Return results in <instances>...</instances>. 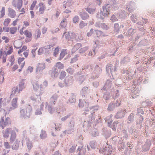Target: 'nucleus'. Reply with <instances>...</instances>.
Wrapping results in <instances>:
<instances>
[{
  "mask_svg": "<svg viewBox=\"0 0 155 155\" xmlns=\"http://www.w3.org/2000/svg\"><path fill=\"white\" fill-rule=\"evenodd\" d=\"M2 40H4L5 42L6 43L8 42L9 41V39L5 36H2Z\"/></svg>",
  "mask_w": 155,
  "mask_h": 155,
  "instance_id": "79ce46f5",
  "label": "nucleus"
},
{
  "mask_svg": "<svg viewBox=\"0 0 155 155\" xmlns=\"http://www.w3.org/2000/svg\"><path fill=\"white\" fill-rule=\"evenodd\" d=\"M20 12H21V13H20V14H23L25 13V9L24 8H23L21 9V10Z\"/></svg>",
  "mask_w": 155,
  "mask_h": 155,
  "instance_id": "338daca9",
  "label": "nucleus"
},
{
  "mask_svg": "<svg viewBox=\"0 0 155 155\" xmlns=\"http://www.w3.org/2000/svg\"><path fill=\"white\" fill-rule=\"evenodd\" d=\"M23 23L25 27L29 26L30 24L29 22L27 21H24L23 22Z\"/></svg>",
  "mask_w": 155,
  "mask_h": 155,
  "instance_id": "13d9d810",
  "label": "nucleus"
},
{
  "mask_svg": "<svg viewBox=\"0 0 155 155\" xmlns=\"http://www.w3.org/2000/svg\"><path fill=\"white\" fill-rule=\"evenodd\" d=\"M16 134L15 131L13 130L12 132L11 135L10 139V141L11 142H13L16 139Z\"/></svg>",
  "mask_w": 155,
  "mask_h": 155,
  "instance_id": "a211bd4d",
  "label": "nucleus"
},
{
  "mask_svg": "<svg viewBox=\"0 0 155 155\" xmlns=\"http://www.w3.org/2000/svg\"><path fill=\"white\" fill-rule=\"evenodd\" d=\"M67 25V21L66 20L62 21L60 24V27L61 28H65Z\"/></svg>",
  "mask_w": 155,
  "mask_h": 155,
  "instance_id": "cd10ccee",
  "label": "nucleus"
},
{
  "mask_svg": "<svg viewBox=\"0 0 155 155\" xmlns=\"http://www.w3.org/2000/svg\"><path fill=\"white\" fill-rule=\"evenodd\" d=\"M87 23L84 22L83 21H80L79 24V26L80 28H82L84 27L87 26Z\"/></svg>",
  "mask_w": 155,
  "mask_h": 155,
  "instance_id": "72a5a7b5",
  "label": "nucleus"
},
{
  "mask_svg": "<svg viewBox=\"0 0 155 155\" xmlns=\"http://www.w3.org/2000/svg\"><path fill=\"white\" fill-rule=\"evenodd\" d=\"M3 49H1L0 50V59H2V61L3 63H4L6 62V57H4V55L3 54Z\"/></svg>",
  "mask_w": 155,
  "mask_h": 155,
  "instance_id": "b1692460",
  "label": "nucleus"
},
{
  "mask_svg": "<svg viewBox=\"0 0 155 155\" xmlns=\"http://www.w3.org/2000/svg\"><path fill=\"white\" fill-rule=\"evenodd\" d=\"M30 13L31 15V18H34V16H35L34 12L33 11L31 10L30 12Z\"/></svg>",
  "mask_w": 155,
  "mask_h": 155,
  "instance_id": "69168bd1",
  "label": "nucleus"
},
{
  "mask_svg": "<svg viewBox=\"0 0 155 155\" xmlns=\"http://www.w3.org/2000/svg\"><path fill=\"white\" fill-rule=\"evenodd\" d=\"M18 98L17 97L14 98L11 102V105L12 107H10L9 109V111H11L12 110H14L17 108L18 106L17 101Z\"/></svg>",
  "mask_w": 155,
  "mask_h": 155,
  "instance_id": "6e6552de",
  "label": "nucleus"
},
{
  "mask_svg": "<svg viewBox=\"0 0 155 155\" xmlns=\"http://www.w3.org/2000/svg\"><path fill=\"white\" fill-rule=\"evenodd\" d=\"M87 49V48L86 47L83 48H81V49H80V53L83 52H84V51Z\"/></svg>",
  "mask_w": 155,
  "mask_h": 155,
  "instance_id": "bf43d9fd",
  "label": "nucleus"
},
{
  "mask_svg": "<svg viewBox=\"0 0 155 155\" xmlns=\"http://www.w3.org/2000/svg\"><path fill=\"white\" fill-rule=\"evenodd\" d=\"M79 18L78 16H75L73 18V22L74 23H77L79 21Z\"/></svg>",
  "mask_w": 155,
  "mask_h": 155,
  "instance_id": "a19ab883",
  "label": "nucleus"
},
{
  "mask_svg": "<svg viewBox=\"0 0 155 155\" xmlns=\"http://www.w3.org/2000/svg\"><path fill=\"white\" fill-rule=\"evenodd\" d=\"M78 56L77 55L75 56L74 58L71 59V61L70 62V63H72L76 62L78 60Z\"/></svg>",
  "mask_w": 155,
  "mask_h": 155,
  "instance_id": "a18cd8bd",
  "label": "nucleus"
},
{
  "mask_svg": "<svg viewBox=\"0 0 155 155\" xmlns=\"http://www.w3.org/2000/svg\"><path fill=\"white\" fill-rule=\"evenodd\" d=\"M11 21V20L9 18H6L5 19L3 23V25L5 27H7L8 26Z\"/></svg>",
  "mask_w": 155,
  "mask_h": 155,
  "instance_id": "7c9ffc66",
  "label": "nucleus"
},
{
  "mask_svg": "<svg viewBox=\"0 0 155 155\" xmlns=\"http://www.w3.org/2000/svg\"><path fill=\"white\" fill-rule=\"evenodd\" d=\"M4 72L3 71H1L0 72V84H2L3 83L4 81Z\"/></svg>",
  "mask_w": 155,
  "mask_h": 155,
  "instance_id": "c85d7f7f",
  "label": "nucleus"
},
{
  "mask_svg": "<svg viewBox=\"0 0 155 155\" xmlns=\"http://www.w3.org/2000/svg\"><path fill=\"white\" fill-rule=\"evenodd\" d=\"M110 20L113 21V22H115L118 20L116 18V17H115V15H113L112 17H111Z\"/></svg>",
  "mask_w": 155,
  "mask_h": 155,
  "instance_id": "de8ad7c7",
  "label": "nucleus"
},
{
  "mask_svg": "<svg viewBox=\"0 0 155 155\" xmlns=\"http://www.w3.org/2000/svg\"><path fill=\"white\" fill-rule=\"evenodd\" d=\"M73 4V2L72 0H68L66 3V5L67 6H70L71 5Z\"/></svg>",
  "mask_w": 155,
  "mask_h": 155,
  "instance_id": "37998d69",
  "label": "nucleus"
},
{
  "mask_svg": "<svg viewBox=\"0 0 155 155\" xmlns=\"http://www.w3.org/2000/svg\"><path fill=\"white\" fill-rule=\"evenodd\" d=\"M4 146L5 148L8 149L10 148L9 144L8 142L5 143Z\"/></svg>",
  "mask_w": 155,
  "mask_h": 155,
  "instance_id": "6e6d98bb",
  "label": "nucleus"
},
{
  "mask_svg": "<svg viewBox=\"0 0 155 155\" xmlns=\"http://www.w3.org/2000/svg\"><path fill=\"white\" fill-rule=\"evenodd\" d=\"M95 8H87L86 9L87 11L90 14H93L95 11Z\"/></svg>",
  "mask_w": 155,
  "mask_h": 155,
  "instance_id": "e433bc0d",
  "label": "nucleus"
},
{
  "mask_svg": "<svg viewBox=\"0 0 155 155\" xmlns=\"http://www.w3.org/2000/svg\"><path fill=\"white\" fill-rule=\"evenodd\" d=\"M81 44L78 43L75 45L72 49V52L74 53L79 49L81 47Z\"/></svg>",
  "mask_w": 155,
  "mask_h": 155,
  "instance_id": "5701e85b",
  "label": "nucleus"
},
{
  "mask_svg": "<svg viewBox=\"0 0 155 155\" xmlns=\"http://www.w3.org/2000/svg\"><path fill=\"white\" fill-rule=\"evenodd\" d=\"M22 43L21 41H16L14 43V46L17 48H19L22 46Z\"/></svg>",
  "mask_w": 155,
  "mask_h": 155,
  "instance_id": "bb28decb",
  "label": "nucleus"
},
{
  "mask_svg": "<svg viewBox=\"0 0 155 155\" xmlns=\"http://www.w3.org/2000/svg\"><path fill=\"white\" fill-rule=\"evenodd\" d=\"M80 15L83 20L87 19L89 17L87 14L84 11L81 12L80 13Z\"/></svg>",
  "mask_w": 155,
  "mask_h": 155,
  "instance_id": "f3484780",
  "label": "nucleus"
},
{
  "mask_svg": "<svg viewBox=\"0 0 155 155\" xmlns=\"http://www.w3.org/2000/svg\"><path fill=\"white\" fill-rule=\"evenodd\" d=\"M12 52L13 47L12 46L8 45L6 46L5 50L4 51V52L6 53L7 54H10Z\"/></svg>",
  "mask_w": 155,
  "mask_h": 155,
  "instance_id": "4468645a",
  "label": "nucleus"
},
{
  "mask_svg": "<svg viewBox=\"0 0 155 155\" xmlns=\"http://www.w3.org/2000/svg\"><path fill=\"white\" fill-rule=\"evenodd\" d=\"M11 123L12 121L9 117H7L4 119V117H3L1 119L0 126L2 129H3L6 126L11 124Z\"/></svg>",
  "mask_w": 155,
  "mask_h": 155,
  "instance_id": "7ed1b4c3",
  "label": "nucleus"
},
{
  "mask_svg": "<svg viewBox=\"0 0 155 155\" xmlns=\"http://www.w3.org/2000/svg\"><path fill=\"white\" fill-rule=\"evenodd\" d=\"M33 69L34 68L33 67L29 66L28 68V71L31 72L33 71Z\"/></svg>",
  "mask_w": 155,
  "mask_h": 155,
  "instance_id": "4d7b16f0",
  "label": "nucleus"
},
{
  "mask_svg": "<svg viewBox=\"0 0 155 155\" xmlns=\"http://www.w3.org/2000/svg\"><path fill=\"white\" fill-rule=\"evenodd\" d=\"M5 7H2L0 11V18H2L4 17L5 14Z\"/></svg>",
  "mask_w": 155,
  "mask_h": 155,
  "instance_id": "c756f323",
  "label": "nucleus"
},
{
  "mask_svg": "<svg viewBox=\"0 0 155 155\" xmlns=\"http://www.w3.org/2000/svg\"><path fill=\"white\" fill-rule=\"evenodd\" d=\"M18 19L17 18L12 23V25L13 26H15L16 25L18 21Z\"/></svg>",
  "mask_w": 155,
  "mask_h": 155,
  "instance_id": "864d4df0",
  "label": "nucleus"
},
{
  "mask_svg": "<svg viewBox=\"0 0 155 155\" xmlns=\"http://www.w3.org/2000/svg\"><path fill=\"white\" fill-rule=\"evenodd\" d=\"M18 92V87H14L12 88V93L10 95V97L12 98L16 96Z\"/></svg>",
  "mask_w": 155,
  "mask_h": 155,
  "instance_id": "dca6fc26",
  "label": "nucleus"
},
{
  "mask_svg": "<svg viewBox=\"0 0 155 155\" xmlns=\"http://www.w3.org/2000/svg\"><path fill=\"white\" fill-rule=\"evenodd\" d=\"M24 58L19 57L18 58L17 62L19 66V68L18 70L19 72H20L21 71L25 65V62L24 61Z\"/></svg>",
  "mask_w": 155,
  "mask_h": 155,
  "instance_id": "0eeeda50",
  "label": "nucleus"
},
{
  "mask_svg": "<svg viewBox=\"0 0 155 155\" xmlns=\"http://www.w3.org/2000/svg\"><path fill=\"white\" fill-rule=\"evenodd\" d=\"M48 83L46 81L43 82L42 85L41 84L40 85V90L39 92L37 93V96H40L42 94V92L41 91V88L43 87H47L48 85Z\"/></svg>",
  "mask_w": 155,
  "mask_h": 155,
  "instance_id": "2eb2a0df",
  "label": "nucleus"
},
{
  "mask_svg": "<svg viewBox=\"0 0 155 155\" xmlns=\"http://www.w3.org/2000/svg\"><path fill=\"white\" fill-rule=\"evenodd\" d=\"M56 99L54 97H52L51 98V104H54Z\"/></svg>",
  "mask_w": 155,
  "mask_h": 155,
  "instance_id": "49530a36",
  "label": "nucleus"
},
{
  "mask_svg": "<svg viewBox=\"0 0 155 155\" xmlns=\"http://www.w3.org/2000/svg\"><path fill=\"white\" fill-rule=\"evenodd\" d=\"M8 61L9 62H10V63L9 62H8V64H7V66H8L10 65V66H12L14 63L15 62V58L14 56H11L8 59Z\"/></svg>",
  "mask_w": 155,
  "mask_h": 155,
  "instance_id": "4be33fe9",
  "label": "nucleus"
},
{
  "mask_svg": "<svg viewBox=\"0 0 155 155\" xmlns=\"http://www.w3.org/2000/svg\"><path fill=\"white\" fill-rule=\"evenodd\" d=\"M103 11H101L97 15V17L100 19H104L105 17L108 16L110 14V8L108 6V5L104 6Z\"/></svg>",
  "mask_w": 155,
  "mask_h": 155,
  "instance_id": "f257e3e1",
  "label": "nucleus"
},
{
  "mask_svg": "<svg viewBox=\"0 0 155 155\" xmlns=\"http://www.w3.org/2000/svg\"><path fill=\"white\" fill-rule=\"evenodd\" d=\"M47 135L45 133L42 132L40 135V137L41 139H43L46 137Z\"/></svg>",
  "mask_w": 155,
  "mask_h": 155,
  "instance_id": "8fccbe9b",
  "label": "nucleus"
},
{
  "mask_svg": "<svg viewBox=\"0 0 155 155\" xmlns=\"http://www.w3.org/2000/svg\"><path fill=\"white\" fill-rule=\"evenodd\" d=\"M56 66L59 69H62L64 68L63 64L60 62H57L56 64Z\"/></svg>",
  "mask_w": 155,
  "mask_h": 155,
  "instance_id": "c9c22d12",
  "label": "nucleus"
},
{
  "mask_svg": "<svg viewBox=\"0 0 155 155\" xmlns=\"http://www.w3.org/2000/svg\"><path fill=\"white\" fill-rule=\"evenodd\" d=\"M41 35V31L39 30H37L35 31V34H34V38L37 39Z\"/></svg>",
  "mask_w": 155,
  "mask_h": 155,
  "instance_id": "393cba45",
  "label": "nucleus"
},
{
  "mask_svg": "<svg viewBox=\"0 0 155 155\" xmlns=\"http://www.w3.org/2000/svg\"><path fill=\"white\" fill-rule=\"evenodd\" d=\"M131 18L133 21L135 22L137 21V17L135 15H134L131 16Z\"/></svg>",
  "mask_w": 155,
  "mask_h": 155,
  "instance_id": "09e8293b",
  "label": "nucleus"
},
{
  "mask_svg": "<svg viewBox=\"0 0 155 155\" xmlns=\"http://www.w3.org/2000/svg\"><path fill=\"white\" fill-rule=\"evenodd\" d=\"M3 30L5 32H8L10 31V28L8 27H3Z\"/></svg>",
  "mask_w": 155,
  "mask_h": 155,
  "instance_id": "5fc2aeb1",
  "label": "nucleus"
},
{
  "mask_svg": "<svg viewBox=\"0 0 155 155\" xmlns=\"http://www.w3.org/2000/svg\"><path fill=\"white\" fill-rule=\"evenodd\" d=\"M65 34V37L68 41H73L76 37V34L73 32H65L64 34Z\"/></svg>",
  "mask_w": 155,
  "mask_h": 155,
  "instance_id": "20e7f679",
  "label": "nucleus"
},
{
  "mask_svg": "<svg viewBox=\"0 0 155 155\" xmlns=\"http://www.w3.org/2000/svg\"><path fill=\"white\" fill-rule=\"evenodd\" d=\"M47 30V28L45 27L43 28L42 29V33L43 34L46 33Z\"/></svg>",
  "mask_w": 155,
  "mask_h": 155,
  "instance_id": "680f3d73",
  "label": "nucleus"
},
{
  "mask_svg": "<svg viewBox=\"0 0 155 155\" xmlns=\"http://www.w3.org/2000/svg\"><path fill=\"white\" fill-rule=\"evenodd\" d=\"M120 27L124 28V26L122 25L120 27L119 26V25L118 23H115L114 25V31L115 32L118 33L120 31Z\"/></svg>",
  "mask_w": 155,
  "mask_h": 155,
  "instance_id": "6ab92c4d",
  "label": "nucleus"
},
{
  "mask_svg": "<svg viewBox=\"0 0 155 155\" xmlns=\"http://www.w3.org/2000/svg\"><path fill=\"white\" fill-rule=\"evenodd\" d=\"M59 48L58 47H57L55 49L54 51V55L55 56H56V55L58 54L59 51Z\"/></svg>",
  "mask_w": 155,
  "mask_h": 155,
  "instance_id": "c03bdc74",
  "label": "nucleus"
},
{
  "mask_svg": "<svg viewBox=\"0 0 155 155\" xmlns=\"http://www.w3.org/2000/svg\"><path fill=\"white\" fill-rule=\"evenodd\" d=\"M38 5L39 6L38 12L40 14H43L46 9L45 6L43 2H40Z\"/></svg>",
  "mask_w": 155,
  "mask_h": 155,
  "instance_id": "ddd939ff",
  "label": "nucleus"
},
{
  "mask_svg": "<svg viewBox=\"0 0 155 155\" xmlns=\"http://www.w3.org/2000/svg\"><path fill=\"white\" fill-rule=\"evenodd\" d=\"M12 5L15 8L20 9L22 6V0H13L12 2Z\"/></svg>",
  "mask_w": 155,
  "mask_h": 155,
  "instance_id": "39448f33",
  "label": "nucleus"
},
{
  "mask_svg": "<svg viewBox=\"0 0 155 155\" xmlns=\"http://www.w3.org/2000/svg\"><path fill=\"white\" fill-rule=\"evenodd\" d=\"M27 140L28 142H27V147L29 150H30L32 147L33 145L32 144V143H31V142L28 139Z\"/></svg>",
  "mask_w": 155,
  "mask_h": 155,
  "instance_id": "2f4dec72",
  "label": "nucleus"
},
{
  "mask_svg": "<svg viewBox=\"0 0 155 155\" xmlns=\"http://www.w3.org/2000/svg\"><path fill=\"white\" fill-rule=\"evenodd\" d=\"M24 34L27 38L25 41L26 42H28L30 41L32 39V34L28 30H26L24 31Z\"/></svg>",
  "mask_w": 155,
  "mask_h": 155,
  "instance_id": "1a4fd4ad",
  "label": "nucleus"
},
{
  "mask_svg": "<svg viewBox=\"0 0 155 155\" xmlns=\"http://www.w3.org/2000/svg\"><path fill=\"white\" fill-rule=\"evenodd\" d=\"M13 130L11 128L9 127L6 128L5 130H3L2 132L3 137L4 138H8L10 134L11 133Z\"/></svg>",
  "mask_w": 155,
  "mask_h": 155,
  "instance_id": "9d476101",
  "label": "nucleus"
},
{
  "mask_svg": "<svg viewBox=\"0 0 155 155\" xmlns=\"http://www.w3.org/2000/svg\"><path fill=\"white\" fill-rule=\"evenodd\" d=\"M75 147H72L69 150V152L70 153H72L73 152H74V150H75Z\"/></svg>",
  "mask_w": 155,
  "mask_h": 155,
  "instance_id": "e2e57ef3",
  "label": "nucleus"
},
{
  "mask_svg": "<svg viewBox=\"0 0 155 155\" xmlns=\"http://www.w3.org/2000/svg\"><path fill=\"white\" fill-rule=\"evenodd\" d=\"M48 48L49 49L50 48V45H48L47 47H45L40 48L38 51V54L39 55L41 54L44 52L45 50Z\"/></svg>",
  "mask_w": 155,
  "mask_h": 155,
  "instance_id": "412c9836",
  "label": "nucleus"
},
{
  "mask_svg": "<svg viewBox=\"0 0 155 155\" xmlns=\"http://www.w3.org/2000/svg\"><path fill=\"white\" fill-rule=\"evenodd\" d=\"M41 112L40 110H37L35 112V114L36 115H40L41 114Z\"/></svg>",
  "mask_w": 155,
  "mask_h": 155,
  "instance_id": "0e129e2a",
  "label": "nucleus"
},
{
  "mask_svg": "<svg viewBox=\"0 0 155 155\" xmlns=\"http://www.w3.org/2000/svg\"><path fill=\"white\" fill-rule=\"evenodd\" d=\"M18 68V66L17 64H15L12 68V70L13 71H15Z\"/></svg>",
  "mask_w": 155,
  "mask_h": 155,
  "instance_id": "603ef678",
  "label": "nucleus"
},
{
  "mask_svg": "<svg viewBox=\"0 0 155 155\" xmlns=\"http://www.w3.org/2000/svg\"><path fill=\"white\" fill-rule=\"evenodd\" d=\"M67 54V51L66 50H63L61 52L60 57L59 58V60H61L63 58L64 56Z\"/></svg>",
  "mask_w": 155,
  "mask_h": 155,
  "instance_id": "a878e982",
  "label": "nucleus"
},
{
  "mask_svg": "<svg viewBox=\"0 0 155 155\" xmlns=\"http://www.w3.org/2000/svg\"><path fill=\"white\" fill-rule=\"evenodd\" d=\"M32 110V107L30 106H28L25 109H21L20 111V115L21 117L26 118L30 116V113Z\"/></svg>",
  "mask_w": 155,
  "mask_h": 155,
  "instance_id": "f03ea898",
  "label": "nucleus"
},
{
  "mask_svg": "<svg viewBox=\"0 0 155 155\" xmlns=\"http://www.w3.org/2000/svg\"><path fill=\"white\" fill-rule=\"evenodd\" d=\"M24 88V84L23 83L19 84L18 85V93H19Z\"/></svg>",
  "mask_w": 155,
  "mask_h": 155,
  "instance_id": "473e14b6",
  "label": "nucleus"
},
{
  "mask_svg": "<svg viewBox=\"0 0 155 155\" xmlns=\"http://www.w3.org/2000/svg\"><path fill=\"white\" fill-rule=\"evenodd\" d=\"M69 101L71 103H74L75 102V99L74 98L71 97L69 99Z\"/></svg>",
  "mask_w": 155,
  "mask_h": 155,
  "instance_id": "052dcab7",
  "label": "nucleus"
},
{
  "mask_svg": "<svg viewBox=\"0 0 155 155\" xmlns=\"http://www.w3.org/2000/svg\"><path fill=\"white\" fill-rule=\"evenodd\" d=\"M66 74V73L65 71H62L61 72L60 76V78L61 79H62L64 78Z\"/></svg>",
  "mask_w": 155,
  "mask_h": 155,
  "instance_id": "ea45409f",
  "label": "nucleus"
},
{
  "mask_svg": "<svg viewBox=\"0 0 155 155\" xmlns=\"http://www.w3.org/2000/svg\"><path fill=\"white\" fill-rule=\"evenodd\" d=\"M17 31V28L16 27H11L10 28V32L12 34H14Z\"/></svg>",
  "mask_w": 155,
  "mask_h": 155,
  "instance_id": "f704fd0d",
  "label": "nucleus"
},
{
  "mask_svg": "<svg viewBox=\"0 0 155 155\" xmlns=\"http://www.w3.org/2000/svg\"><path fill=\"white\" fill-rule=\"evenodd\" d=\"M45 68V64L44 63H39L37 68L38 71H42Z\"/></svg>",
  "mask_w": 155,
  "mask_h": 155,
  "instance_id": "aec40b11",
  "label": "nucleus"
},
{
  "mask_svg": "<svg viewBox=\"0 0 155 155\" xmlns=\"http://www.w3.org/2000/svg\"><path fill=\"white\" fill-rule=\"evenodd\" d=\"M8 15L9 17L12 18H14L15 17L16 13L13 9L11 8H8Z\"/></svg>",
  "mask_w": 155,
  "mask_h": 155,
  "instance_id": "f8f14e48",
  "label": "nucleus"
},
{
  "mask_svg": "<svg viewBox=\"0 0 155 155\" xmlns=\"http://www.w3.org/2000/svg\"><path fill=\"white\" fill-rule=\"evenodd\" d=\"M27 47L26 46H24L21 48L20 49L18 52V54L19 56H21L22 55V53L23 52V54L25 57L26 58L27 57L29 53V51L28 50H26Z\"/></svg>",
  "mask_w": 155,
  "mask_h": 155,
  "instance_id": "423d86ee",
  "label": "nucleus"
},
{
  "mask_svg": "<svg viewBox=\"0 0 155 155\" xmlns=\"http://www.w3.org/2000/svg\"><path fill=\"white\" fill-rule=\"evenodd\" d=\"M115 107V104L114 103H112L110 104L108 108V110L110 111L113 110Z\"/></svg>",
  "mask_w": 155,
  "mask_h": 155,
  "instance_id": "4c0bfd02",
  "label": "nucleus"
},
{
  "mask_svg": "<svg viewBox=\"0 0 155 155\" xmlns=\"http://www.w3.org/2000/svg\"><path fill=\"white\" fill-rule=\"evenodd\" d=\"M32 85L33 89L37 93L36 94L37 95V93L39 92L40 90V86H39L37 81L33 82L32 83Z\"/></svg>",
  "mask_w": 155,
  "mask_h": 155,
  "instance_id": "9b49d317",
  "label": "nucleus"
},
{
  "mask_svg": "<svg viewBox=\"0 0 155 155\" xmlns=\"http://www.w3.org/2000/svg\"><path fill=\"white\" fill-rule=\"evenodd\" d=\"M31 53L33 54V57H35V50H33L31 51Z\"/></svg>",
  "mask_w": 155,
  "mask_h": 155,
  "instance_id": "774afa93",
  "label": "nucleus"
},
{
  "mask_svg": "<svg viewBox=\"0 0 155 155\" xmlns=\"http://www.w3.org/2000/svg\"><path fill=\"white\" fill-rule=\"evenodd\" d=\"M37 1H34L30 6V10H32L34 9L35 6L36 4H37Z\"/></svg>",
  "mask_w": 155,
  "mask_h": 155,
  "instance_id": "58836bf2",
  "label": "nucleus"
},
{
  "mask_svg": "<svg viewBox=\"0 0 155 155\" xmlns=\"http://www.w3.org/2000/svg\"><path fill=\"white\" fill-rule=\"evenodd\" d=\"M59 29L58 28H54L51 30V32L52 33H54L58 31Z\"/></svg>",
  "mask_w": 155,
  "mask_h": 155,
  "instance_id": "3c124183",
  "label": "nucleus"
}]
</instances>
